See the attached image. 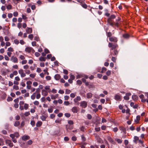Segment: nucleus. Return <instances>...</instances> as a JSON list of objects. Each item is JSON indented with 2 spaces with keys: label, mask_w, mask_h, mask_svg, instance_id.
Masks as SVG:
<instances>
[{
  "label": "nucleus",
  "mask_w": 148,
  "mask_h": 148,
  "mask_svg": "<svg viewBox=\"0 0 148 148\" xmlns=\"http://www.w3.org/2000/svg\"><path fill=\"white\" fill-rule=\"evenodd\" d=\"M27 144L28 145H31L32 143V140H28L27 142Z\"/></svg>",
  "instance_id": "54"
},
{
  "label": "nucleus",
  "mask_w": 148,
  "mask_h": 148,
  "mask_svg": "<svg viewBox=\"0 0 148 148\" xmlns=\"http://www.w3.org/2000/svg\"><path fill=\"white\" fill-rule=\"evenodd\" d=\"M13 100L12 98L11 97H8L7 100L8 101H12Z\"/></svg>",
  "instance_id": "44"
},
{
  "label": "nucleus",
  "mask_w": 148,
  "mask_h": 148,
  "mask_svg": "<svg viewBox=\"0 0 148 148\" xmlns=\"http://www.w3.org/2000/svg\"><path fill=\"white\" fill-rule=\"evenodd\" d=\"M77 84L80 85L82 84V82L80 80H78L77 81Z\"/></svg>",
  "instance_id": "60"
},
{
  "label": "nucleus",
  "mask_w": 148,
  "mask_h": 148,
  "mask_svg": "<svg viewBox=\"0 0 148 148\" xmlns=\"http://www.w3.org/2000/svg\"><path fill=\"white\" fill-rule=\"evenodd\" d=\"M48 111L49 113H51L53 112V109L51 108H49L48 109Z\"/></svg>",
  "instance_id": "58"
},
{
  "label": "nucleus",
  "mask_w": 148,
  "mask_h": 148,
  "mask_svg": "<svg viewBox=\"0 0 148 148\" xmlns=\"http://www.w3.org/2000/svg\"><path fill=\"white\" fill-rule=\"evenodd\" d=\"M71 92V91L68 89H66L65 90V93L66 94H69Z\"/></svg>",
  "instance_id": "26"
},
{
  "label": "nucleus",
  "mask_w": 148,
  "mask_h": 148,
  "mask_svg": "<svg viewBox=\"0 0 148 148\" xmlns=\"http://www.w3.org/2000/svg\"><path fill=\"white\" fill-rule=\"evenodd\" d=\"M118 52L116 50H114V55L117 56L118 54Z\"/></svg>",
  "instance_id": "57"
},
{
  "label": "nucleus",
  "mask_w": 148,
  "mask_h": 148,
  "mask_svg": "<svg viewBox=\"0 0 148 148\" xmlns=\"http://www.w3.org/2000/svg\"><path fill=\"white\" fill-rule=\"evenodd\" d=\"M11 59L14 62L17 63L18 62V59L17 58L15 57H14V56H12V57Z\"/></svg>",
  "instance_id": "10"
},
{
  "label": "nucleus",
  "mask_w": 148,
  "mask_h": 148,
  "mask_svg": "<svg viewBox=\"0 0 148 148\" xmlns=\"http://www.w3.org/2000/svg\"><path fill=\"white\" fill-rule=\"evenodd\" d=\"M26 31L27 34H31L32 32V28L27 27L26 29Z\"/></svg>",
  "instance_id": "7"
},
{
  "label": "nucleus",
  "mask_w": 148,
  "mask_h": 148,
  "mask_svg": "<svg viewBox=\"0 0 148 148\" xmlns=\"http://www.w3.org/2000/svg\"><path fill=\"white\" fill-rule=\"evenodd\" d=\"M132 99L134 100H136L137 99V96L136 95H132Z\"/></svg>",
  "instance_id": "27"
},
{
  "label": "nucleus",
  "mask_w": 148,
  "mask_h": 148,
  "mask_svg": "<svg viewBox=\"0 0 148 148\" xmlns=\"http://www.w3.org/2000/svg\"><path fill=\"white\" fill-rule=\"evenodd\" d=\"M72 111L74 113H76L78 111V108L76 106H74L71 109Z\"/></svg>",
  "instance_id": "6"
},
{
  "label": "nucleus",
  "mask_w": 148,
  "mask_h": 148,
  "mask_svg": "<svg viewBox=\"0 0 148 148\" xmlns=\"http://www.w3.org/2000/svg\"><path fill=\"white\" fill-rule=\"evenodd\" d=\"M123 36L124 38H127L129 37L130 36L128 34H123Z\"/></svg>",
  "instance_id": "19"
},
{
  "label": "nucleus",
  "mask_w": 148,
  "mask_h": 148,
  "mask_svg": "<svg viewBox=\"0 0 148 148\" xmlns=\"http://www.w3.org/2000/svg\"><path fill=\"white\" fill-rule=\"evenodd\" d=\"M15 137L16 138H18L19 136V134L18 132H15L14 134Z\"/></svg>",
  "instance_id": "34"
},
{
  "label": "nucleus",
  "mask_w": 148,
  "mask_h": 148,
  "mask_svg": "<svg viewBox=\"0 0 148 148\" xmlns=\"http://www.w3.org/2000/svg\"><path fill=\"white\" fill-rule=\"evenodd\" d=\"M18 15V12H14L13 13V15L14 16H17Z\"/></svg>",
  "instance_id": "46"
},
{
  "label": "nucleus",
  "mask_w": 148,
  "mask_h": 148,
  "mask_svg": "<svg viewBox=\"0 0 148 148\" xmlns=\"http://www.w3.org/2000/svg\"><path fill=\"white\" fill-rule=\"evenodd\" d=\"M32 44L33 46H35L36 45V42L35 41H33L32 42Z\"/></svg>",
  "instance_id": "62"
},
{
  "label": "nucleus",
  "mask_w": 148,
  "mask_h": 148,
  "mask_svg": "<svg viewBox=\"0 0 148 148\" xmlns=\"http://www.w3.org/2000/svg\"><path fill=\"white\" fill-rule=\"evenodd\" d=\"M34 104L35 105L37 106L39 104V102L38 101H35L34 102Z\"/></svg>",
  "instance_id": "47"
},
{
  "label": "nucleus",
  "mask_w": 148,
  "mask_h": 148,
  "mask_svg": "<svg viewBox=\"0 0 148 148\" xmlns=\"http://www.w3.org/2000/svg\"><path fill=\"white\" fill-rule=\"evenodd\" d=\"M13 88L14 89H15V90H18L19 89L18 87L16 85H14L13 86Z\"/></svg>",
  "instance_id": "31"
},
{
  "label": "nucleus",
  "mask_w": 148,
  "mask_h": 148,
  "mask_svg": "<svg viewBox=\"0 0 148 148\" xmlns=\"http://www.w3.org/2000/svg\"><path fill=\"white\" fill-rule=\"evenodd\" d=\"M121 130L123 132L125 133V130L124 127H121L120 128Z\"/></svg>",
  "instance_id": "36"
},
{
  "label": "nucleus",
  "mask_w": 148,
  "mask_h": 148,
  "mask_svg": "<svg viewBox=\"0 0 148 148\" xmlns=\"http://www.w3.org/2000/svg\"><path fill=\"white\" fill-rule=\"evenodd\" d=\"M10 137H11L12 139L14 138V137H15L14 134H11L10 135Z\"/></svg>",
  "instance_id": "64"
},
{
  "label": "nucleus",
  "mask_w": 148,
  "mask_h": 148,
  "mask_svg": "<svg viewBox=\"0 0 148 148\" xmlns=\"http://www.w3.org/2000/svg\"><path fill=\"white\" fill-rule=\"evenodd\" d=\"M27 62V60H24L22 61V64H26Z\"/></svg>",
  "instance_id": "51"
},
{
  "label": "nucleus",
  "mask_w": 148,
  "mask_h": 148,
  "mask_svg": "<svg viewBox=\"0 0 148 148\" xmlns=\"http://www.w3.org/2000/svg\"><path fill=\"white\" fill-rule=\"evenodd\" d=\"M61 122V120L60 119H56L55 121V122L56 123H60Z\"/></svg>",
  "instance_id": "37"
},
{
  "label": "nucleus",
  "mask_w": 148,
  "mask_h": 148,
  "mask_svg": "<svg viewBox=\"0 0 148 148\" xmlns=\"http://www.w3.org/2000/svg\"><path fill=\"white\" fill-rule=\"evenodd\" d=\"M29 139V136L28 135H24L22 137V139L24 140H25Z\"/></svg>",
  "instance_id": "12"
},
{
  "label": "nucleus",
  "mask_w": 148,
  "mask_h": 148,
  "mask_svg": "<svg viewBox=\"0 0 148 148\" xmlns=\"http://www.w3.org/2000/svg\"><path fill=\"white\" fill-rule=\"evenodd\" d=\"M105 15L107 16H109L110 15V14L108 13V11L107 9H106L105 10Z\"/></svg>",
  "instance_id": "24"
},
{
  "label": "nucleus",
  "mask_w": 148,
  "mask_h": 148,
  "mask_svg": "<svg viewBox=\"0 0 148 148\" xmlns=\"http://www.w3.org/2000/svg\"><path fill=\"white\" fill-rule=\"evenodd\" d=\"M124 99L125 100H128L129 99V97L127 96V95H125V96L124 97Z\"/></svg>",
  "instance_id": "56"
},
{
  "label": "nucleus",
  "mask_w": 148,
  "mask_h": 148,
  "mask_svg": "<svg viewBox=\"0 0 148 148\" xmlns=\"http://www.w3.org/2000/svg\"><path fill=\"white\" fill-rule=\"evenodd\" d=\"M107 70V69L105 67H103L102 69L100 68H98V71L99 72L103 73H104Z\"/></svg>",
  "instance_id": "4"
},
{
  "label": "nucleus",
  "mask_w": 148,
  "mask_h": 148,
  "mask_svg": "<svg viewBox=\"0 0 148 148\" xmlns=\"http://www.w3.org/2000/svg\"><path fill=\"white\" fill-rule=\"evenodd\" d=\"M109 40L111 42H116L117 41V39L115 37H112L109 38Z\"/></svg>",
  "instance_id": "8"
},
{
  "label": "nucleus",
  "mask_w": 148,
  "mask_h": 148,
  "mask_svg": "<svg viewBox=\"0 0 148 148\" xmlns=\"http://www.w3.org/2000/svg\"><path fill=\"white\" fill-rule=\"evenodd\" d=\"M111 60L112 61L114 62H115L116 61V59L115 57H112Z\"/></svg>",
  "instance_id": "63"
},
{
  "label": "nucleus",
  "mask_w": 148,
  "mask_h": 148,
  "mask_svg": "<svg viewBox=\"0 0 148 148\" xmlns=\"http://www.w3.org/2000/svg\"><path fill=\"white\" fill-rule=\"evenodd\" d=\"M87 103L85 101H81L80 103V106L82 108H85L87 106Z\"/></svg>",
  "instance_id": "1"
},
{
  "label": "nucleus",
  "mask_w": 148,
  "mask_h": 148,
  "mask_svg": "<svg viewBox=\"0 0 148 148\" xmlns=\"http://www.w3.org/2000/svg\"><path fill=\"white\" fill-rule=\"evenodd\" d=\"M64 115L66 117L68 118L70 117L71 116L70 114L69 113H66Z\"/></svg>",
  "instance_id": "38"
},
{
  "label": "nucleus",
  "mask_w": 148,
  "mask_h": 148,
  "mask_svg": "<svg viewBox=\"0 0 148 148\" xmlns=\"http://www.w3.org/2000/svg\"><path fill=\"white\" fill-rule=\"evenodd\" d=\"M13 15L12 13H9L8 14V16L9 18H11L12 17Z\"/></svg>",
  "instance_id": "61"
},
{
  "label": "nucleus",
  "mask_w": 148,
  "mask_h": 148,
  "mask_svg": "<svg viewBox=\"0 0 148 148\" xmlns=\"http://www.w3.org/2000/svg\"><path fill=\"white\" fill-rule=\"evenodd\" d=\"M20 122L18 121H16L14 124V125L15 126L17 127L18 126L20 125Z\"/></svg>",
  "instance_id": "22"
},
{
  "label": "nucleus",
  "mask_w": 148,
  "mask_h": 148,
  "mask_svg": "<svg viewBox=\"0 0 148 148\" xmlns=\"http://www.w3.org/2000/svg\"><path fill=\"white\" fill-rule=\"evenodd\" d=\"M46 58L40 57L39 58V60L41 61H45L46 60Z\"/></svg>",
  "instance_id": "17"
},
{
  "label": "nucleus",
  "mask_w": 148,
  "mask_h": 148,
  "mask_svg": "<svg viewBox=\"0 0 148 148\" xmlns=\"http://www.w3.org/2000/svg\"><path fill=\"white\" fill-rule=\"evenodd\" d=\"M40 118L42 121H45L47 117L44 115H42L40 116Z\"/></svg>",
  "instance_id": "20"
},
{
  "label": "nucleus",
  "mask_w": 148,
  "mask_h": 148,
  "mask_svg": "<svg viewBox=\"0 0 148 148\" xmlns=\"http://www.w3.org/2000/svg\"><path fill=\"white\" fill-rule=\"evenodd\" d=\"M35 56L37 57H39L40 55V54L38 52H36L35 53Z\"/></svg>",
  "instance_id": "49"
},
{
  "label": "nucleus",
  "mask_w": 148,
  "mask_h": 148,
  "mask_svg": "<svg viewBox=\"0 0 148 148\" xmlns=\"http://www.w3.org/2000/svg\"><path fill=\"white\" fill-rule=\"evenodd\" d=\"M32 50H34L32 47H26L25 49V51L28 53H30Z\"/></svg>",
  "instance_id": "9"
},
{
  "label": "nucleus",
  "mask_w": 148,
  "mask_h": 148,
  "mask_svg": "<svg viewBox=\"0 0 148 148\" xmlns=\"http://www.w3.org/2000/svg\"><path fill=\"white\" fill-rule=\"evenodd\" d=\"M40 97V93H38L36 95V98L37 99H39Z\"/></svg>",
  "instance_id": "45"
},
{
  "label": "nucleus",
  "mask_w": 148,
  "mask_h": 148,
  "mask_svg": "<svg viewBox=\"0 0 148 148\" xmlns=\"http://www.w3.org/2000/svg\"><path fill=\"white\" fill-rule=\"evenodd\" d=\"M25 72L26 73L29 74L30 73V71L28 69H25Z\"/></svg>",
  "instance_id": "59"
},
{
  "label": "nucleus",
  "mask_w": 148,
  "mask_h": 148,
  "mask_svg": "<svg viewBox=\"0 0 148 148\" xmlns=\"http://www.w3.org/2000/svg\"><path fill=\"white\" fill-rule=\"evenodd\" d=\"M121 99V96L118 95H116L115 96V99L116 100H118Z\"/></svg>",
  "instance_id": "16"
},
{
  "label": "nucleus",
  "mask_w": 148,
  "mask_h": 148,
  "mask_svg": "<svg viewBox=\"0 0 148 148\" xmlns=\"http://www.w3.org/2000/svg\"><path fill=\"white\" fill-rule=\"evenodd\" d=\"M50 86H47L45 87V89L46 90H49L50 89Z\"/></svg>",
  "instance_id": "55"
},
{
  "label": "nucleus",
  "mask_w": 148,
  "mask_h": 148,
  "mask_svg": "<svg viewBox=\"0 0 148 148\" xmlns=\"http://www.w3.org/2000/svg\"><path fill=\"white\" fill-rule=\"evenodd\" d=\"M5 142L6 144L8 145L10 147H11L13 146V144L11 140H6Z\"/></svg>",
  "instance_id": "2"
},
{
  "label": "nucleus",
  "mask_w": 148,
  "mask_h": 148,
  "mask_svg": "<svg viewBox=\"0 0 148 148\" xmlns=\"http://www.w3.org/2000/svg\"><path fill=\"white\" fill-rule=\"evenodd\" d=\"M81 100V97L80 96H78L75 98L73 100L74 101L75 103L78 104V101H80Z\"/></svg>",
  "instance_id": "3"
},
{
  "label": "nucleus",
  "mask_w": 148,
  "mask_h": 148,
  "mask_svg": "<svg viewBox=\"0 0 148 148\" xmlns=\"http://www.w3.org/2000/svg\"><path fill=\"white\" fill-rule=\"evenodd\" d=\"M8 51L10 52H12L13 51V48L11 47L8 48Z\"/></svg>",
  "instance_id": "39"
},
{
  "label": "nucleus",
  "mask_w": 148,
  "mask_h": 148,
  "mask_svg": "<svg viewBox=\"0 0 148 148\" xmlns=\"http://www.w3.org/2000/svg\"><path fill=\"white\" fill-rule=\"evenodd\" d=\"M36 93L34 92L32 95L31 96V99L33 100L35 98Z\"/></svg>",
  "instance_id": "23"
},
{
  "label": "nucleus",
  "mask_w": 148,
  "mask_h": 148,
  "mask_svg": "<svg viewBox=\"0 0 148 148\" xmlns=\"http://www.w3.org/2000/svg\"><path fill=\"white\" fill-rule=\"evenodd\" d=\"M64 105L67 106L69 105L70 103L68 101H65L64 102Z\"/></svg>",
  "instance_id": "35"
},
{
  "label": "nucleus",
  "mask_w": 148,
  "mask_h": 148,
  "mask_svg": "<svg viewBox=\"0 0 148 148\" xmlns=\"http://www.w3.org/2000/svg\"><path fill=\"white\" fill-rule=\"evenodd\" d=\"M58 94H56L55 95H51V97L52 99H55L58 97Z\"/></svg>",
  "instance_id": "11"
},
{
  "label": "nucleus",
  "mask_w": 148,
  "mask_h": 148,
  "mask_svg": "<svg viewBox=\"0 0 148 148\" xmlns=\"http://www.w3.org/2000/svg\"><path fill=\"white\" fill-rule=\"evenodd\" d=\"M69 98V97L68 95H66L64 96V99L65 100H68Z\"/></svg>",
  "instance_id": "53"
},
{
  "label": "nucleus",
  "mask_w": 148,
  "mask_h": 148,
  "mask_svg": "<svg viewBox=\"0 0 148 148\" xmlns=\"http://www.w3.org/2000/svg\"><path fill=\"white\" fill-rule=\"evenodd\" d=\"M28 104L26 103H25L24 106V109L26 110H27L28 108Z\"/></svg>",
  "instance_id": "30"
},
{
  "label": "nucleus",
  "mask_w": 148,
  "mask_h": 148,
  "mask_svg": "<svg viewBox=\"0 0 148 148\" xmlns=\"http://www.w3.org/2000/svg\"><path fill=\"white\" fill-rule=\"evenodd\" d=\"M81 5L84 8H87V5L85 3H82V4H81Z\"/></svg>",
  "instance_id": "25"
},
{
  "label": "nucleus",
  "mask_w": 148,
  "mask_h": 148,
  "mask_svg": "<svg viewBox=\"0 0 148 148\" xmlns=\"http://www.w3.org/2000/svg\"><path fill=\"white\" fill-rule=\"evenodd\" d=\"M28 38L31 40H32L33 38V36L32 34H30L29 35Z\"/></svg>",
  "instance_id": "28"
},
{
  "label": "nucleus",
  "mask_w": 148,
  "mask_h": 148,
  "mask_svg": "<svg viewBox=\"0 0 148 148\" xmlns=\"http://www.w3.org/2000/svg\"><path fill=\"white\" fill-rule=\"evenodd\" d=\"M45 98L44 97H42L40 99L41 101L42 102H44L45 100Z\"/></svg>",
  "instance_id": "50"
},
{
  "label": "nucleus",
  "mask_w": 148,
  "mask_h": 148,
  "mask_svg": "<svg viewBox=\"0 0 148 148\" xmlns=\"http://www.w3.org/2000/svg\"><path fill=\"white\" fill-rule=\"evenodd\" d=\"M42 123L41 121H39L36 123V126L37 127H40L42 125Z\"/></svg>",
  "instance_id": "15"
},
{
  "label": "nucleus",
  "mask_w": 148,
  "mask_h": 148,
  "mask_svg": "<svg viewBox=\"0 0 148 148\" xmlns=\"http://www.w3.org/2000/svg\"><path fill=\"white\" fill-rule=\"evenodd\" d=\"M76 95L75 93H71L70 94V97L73 98H74L75 97Z\"/></svg>",
  "instance_id": "32"
},
{
  "label": "nucleus",
  "mask_w": 148,
  "mask_h": 148,
  "mask_svg": "<svg viewBox=\"0 0 148 148\" xmlns=\"http://www.w3.org/2000/svg\"><path fill=\"white\" fill-rule=\"evenodd\" d=\"M108 140L113 144H114L115 142L113 139L110 137L108 136Z\"/></svg>",
  "instance_id": "13"
},
{
  "label": "nucleus",
  "mask_w": 148,
  "mask_h": 148,
  "mask_svg": "<svg viewBox=\"0 0 148 148\" xmlns=\"http://www.w3.org/2000/svg\"><path fill=\"white\" fill-rule=\"evenodd\" d=\"M14 42L16 44H18L19 43V41L17 39H15L14 40Z\"/></svg>",
  "instance_id": "41"
},
{
  "label": "nucleus",
  "mask_w": 148,
  "mask_h": 148,
  "mask_svg": "<svg viewBox=\"0 0 148 148\" xmlns=\"http://www.w3.org/2000/svg\"><path fill=\"white\" fill-rule=\"evenodd\" d=\"M97 140L98 142L99 143L101 142V140L99 136L97 137Z\"/></svg>",
  "instance_id": "29"
},
{
  "label": "nucleus",
  "mask_w": 148,
  "mask_h": 148,
  "mask_svg": "<svg viewBox=\"0 0 148 148\" xmlns=\"http://www.w3.org/2000/svg\"><path fill=\"white\" fill-rule=\"evenodd\" d=\"M42 95L44 96H46L48 95L47 91L45 89H42L41 91Z\"/></svg>",
  "instance_id": "5"
},
{
  "label": "nucleus",
  "mask_w": 148,
  "mask_h": 148,
  "mask_svg": "<svg viewBox=\"0 0 148 148\" xmlns=\"http://www.w3.org/2000/svg\"><path fill=\"white\" fill-rule=\"evenodd\" d=\"M18 72L20 74H24L23 71V69H20L18 71Z\"/></svg>",
  "instance_id": "43"
},
{
  "label": "nucleus",
  "mask_w": 148,
  "mask_h": 148,
  "mask_svg": "<svg viewBox=\"0 0 148 148\" xmlns=\"http://www.w3.org/2000/svg\"><path fill=\"white\" fill-rule=\"evenodd\" d=\"M19 58L22 60H23L25 59V57L23 55H20L19 56Z\"/></svg>",
  "instance_id": "52"
},
{
  "label": "nucleus",
  "mask_w": 148,
  "mask_h": 148,
  "mask_svg": "<svg viewBox=\"0 0 148 148\" xmlns=\"http://www.w3.org/2000/svg\"><path fill=\"white\" fill-rule=\"evenodd\" d=\"M134 142L136 143V141L138 140V138L137 136H135L134 138Z\"/></svg>",
  "instance_id": "21"
},
{
  "label": "nucleus",
  "mask_w": 148,
  "mask_h": 148,
  "mask_svg": "<svg viewBox=\"0 0 148 148\" xmlns=\"http://www.w3.org/2000/svg\"><path fill=\"white\" fill-rule=\"evenodd\" d=\"M30 123L33 127L35 125V122L34 121H31Z\"/></svg>",
  "instance_id": "42"
},
{
  "label": "nucleus",
  "mask_w": 148,
  "mask_h": 148,
  "mask_svg": "<svg viewBox=\"0 0 148 148\" xmlns=\"http://www.w3.org/2000/svg\"><path fill=\"white\" fill-rule=\"evenodd\" d=\"M8 10H10L12 9V5H9L6 6Z\"/></svg>",
  "instance_id": "40"
},
{
  "label": "nucleus",
  "mask_w": 148,
  "mask_h": 148,
  "mask_svg": "<svg viewBox=\"0 0 148 148\" xmlns=\"http://www.w3.org/2000/svg\"><path fill=\"white\" fill-rule=\"evenodd\" d=\"M115 18H116V16L114 15H112L109 17V19H114Z\"/></svg>",
  "instance_id": "33"
},
{
  "label": "nucleus",
  "mask_w": 148,
  "mask_h": 148,
  "mask_svg": "<svg viewBox=\"0 0 148 148\" xmlns=\"http://www.w3.org/2000/svg\"><path fill=\"white\" fill-rule=\"evenodd\" d=\"M92 96V94L91 93L89 92L86 94V97L88 99L91 98Z\"/></svg>",
  "instance_id": "14"
},
{
  "label": "nucleus",
  "mask_w": 148,
  "mask_h": 148,
  "mask_svg": "<svg viewBox=\"0 0 148 148\" xmlns=\"http://www.w3.org/2000/svg\"><path fill=\"white\" fill-rule=\"evenodd\" d=\"M54 77L56 80H58L60 78V75H55Z\"/></svg>",
  "instance_id": "18"
},
{
  "label": "nucleus",
  "mask_w": 148,
  "mask_h": 148,
  "mask_svg": "<svg viewBox=\"0 0 148 148\" xmlns=\"http://www.w3.org/2000/svg\"><path fill=\"white\" fill-rule=\"evenodd\" d=\"M57 90H56L54 88H53L52 89L51 92L53 93H56L57 92Z\"/></svg>",
  "instance_id": "48"
}]
</instances>
